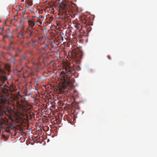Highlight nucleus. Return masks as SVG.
<instances>
[{
  "label": "nucleus",
  "mask_w": 157,
  "mask_h": 157,
  "mask_svg": "<svg viewBox=\"0 0 157 157\" xmlns=\"http://www.w3.org/2000/svg\"><path fill=\"white\" fill-rule=\"evenodd\" d=\"M75 73L74 68L71 65L66 66L61 72V79L63 80V85L66 88L71 89L74 88L75 80L73 75Z\"/></svg>",
  "instance_id": "obj_1"
},
{
  "label": "nucleus",
  "mask_w": 157,
  "mask_h": 157,
  "mask_svg": "<svg viewBox=\"0 0 157 157\" xmlns=\"http://www.w3.org/2000/svg\"><path fill=\"white\" fill-rule=\"evenodd\" d=\"M72 4L71 2H66L65 3H62L59 6V15H63L65 14L64 16L60 17V18L64 21H67L71 19L70 16L73 17L71 15L73 12Z\"/></svg>",
  "instance_id": "obj_2"
},
{
  "label": "nucleus",
  "mask_w": 157,
  "mask_h": 157,
  "mask_svg": "<svg viewBox=\"0 0 157 157\" xmlns=\"http://www.w3.org/2000/svg\"><path fill=\"white\" fill-rule=\"evenodd\" d=\"M6 96L5 97L1 96L0 97V105L2 104L4 105L5 107L9 108L11 106V105L14 107L16 105L17 108H19L21 106V105L19 103L18 101H16V104H15V103L14 104H11L10 103L9 101V98L8 95H6Z\"/></svg>",
  "instance_id": "obj_3"
},
{
  "label": "nucleus",
  "mask_w": 157,
  "mask_h": 157,
  "mask_svg": "<svg viewBox=\"0 0 157 157\" xmlns=\"http://www.w3.org/2000/svg\"><path fill=\"white\" fill-rule=\"evenodd\" d=\"M83 53L81 50L77 51L73 55L75 60L77 63H79L80 62V59L82 58Z\"/></svg>",
  "instance_id": "obj_4"
},
{
  "label": "nucleus",
  "mask_w": 157,
  "mask_h": 157,
  "mask_svg": "<svg viewBox=\"0 0 157 157\" xmlns=\"http://www.w3.org/2000/svg\"><path fill=\"white\" fill-rule=\"evenodd\" d=\"M84 19L83 23L86 25V26H87L88 25H91L92 20L91 18H90L89 15L85 17L84 16L83 17Z\"/></svg>",
  "instance_id": "obj_5"
},
{
  "label": "nucleus",
  "mask_w": 157,
  "mask_h": 157,
  "mask_svg": "<svg viewBox=\"0 0 157 157\" xmlns=\"http://www.w3.org/2000/svg\"><path fill=\"white\" fill-rule=\"evenodd\" d=\"M27 22L28 24V28L33 29V27L36 23H35V21L33 20H27Z\"/></svg>",
  "instance_id": "obj_6"
},
{
  "label": "nucleus",
  "mask_w": 157,
  "mask_h": 157,
  "mask_svg": "<svg viewBox=\"0 0 157 157\" xmlns=\"http://www.w3.org/2000/svg\"><path fill=\"white\" fill-rule=\"evenodd\" d=\"M32 29H33L27 28L25 31V33L29 35V36L26 37L27 38L30 37L32 36V34L33 33Z\"/></svg>",
  "instance_id": "obj_7"
},
{
  "label": "nucleus",
  "mask_w": 157,
  "mask_h": 157,
  "mask_svg": "<svg viewBox=\"0 0 157 157\" xmlns=\"http://www.w3.org/2000/svg\"><path fill=\"white\" fill-rule=\"evenodd\" d=\"M35 69L37 71V69L41 65L40 63L38 61H35L33 63Z\"/></svg>",
  "instance_id": "obj_8"
},
{
  "label": "nucleus",
  "mask_w": 157,
  "mask_h": 157,
  "mask_svg": "<svg viewBox=\"0 0 157 157\" xmlns=\"http://www.w3.org/2000/svg\"><path fill=\"white\" fill-rule=\"evenodd\" d=\"M18 36L19 38L24 39L25 35L24 33L22 31H20L18 33Z\"/></svg>",
  "instance_id": "obj_9"
},
{
  "label": "nucleus",
  "mask_w": 157,
  "mask_h": 157,
  "mask_svg": "<svg viewBox=\"0 0 157 157\" xmlns=\"http://www.w3.org/2000/svg\"><path fill=\"white\" fill-rule=\"evenodd\" d=\"M35 43H36L35 41H34L33 40H32V46L33 48L37 49L38 48L39 46L37 44H36Z\"/></svg>",
  "instance_id": "obj_10"
},
{
  "label": "nucleus",
  "mask_w": 157,
  "mask_h": 157,
  "mask_svg": "<svg viewBox=\"0 0 157 157\" xmlns=\"http://www.w3.org/2000/svg\"><path fill=\"white\" fill-rule=\"evenodd\" d=\"M75 27L78 29H79V31L81 32L82 30V25L80 24H76L75 25Z\"/></svg>",
  "instance_id": "obj_11"
},
{
  "label": "nucleus",
  "mask_w": 157,
  "mask_h": 157,
  "mask_svg": "<svg viewBox=\"0 0 157 157\" xmlns=\"http://www.w3.org/2000/svg\"><path fill=\"white\" fill-rule=\"evenodd\" d=\"M10 129H12V127L11 126H9L7 127L5 130V131L8 132V133H10L11 132L10 130Z\"/></svg>",
  "instance_id": "obj_12"
},
{
  "label": "nucleus",
  "mask_w": 157,
  "mask_h": 157,
  "mask_svg": "<svg viewBox=\"0 0 157 157\" xmlns=\"http://www.w3.org/2000/svg\"><path fill=\"white\" fill-rule=\"evenodd\" d=\"M25 2L30 6H32L33 4L31 0H26Z\"/></svg>",
  "instance_id": "obj_13"
},
{
  "label": "nucleus",
  "mask_w": 157,
  "mask_h": 157,
  "mask_svg": "<svg viewBox=\"0 0 157 157\" xmlns=\"http://www.w3.org/2000/svg\"><path fill=\"white\" fill-rule=\"evenodd\" d=\"M26 59V56L25 55H22L21 58V61H23Z\"/></svg>",
  "instance_id": "obj_14"
},
{
  "label": "nucleus",
  "mask_w": 157,
  "mask_h": 157,
  "mask_svg": "<svg viewBox=\"0 0 157 157\" xmlns=\"http://www.w3.org/2000/svg\"><path fill=\"white\" fill-rule=\"evenodd\" d=\"M48 48V45H46L45 47H43L42 48V50L44 51H46L47 49Z\"/></svg>",
  "instance_id": "obj_15"
},
{
  "label": "nucleus",
  "mask_w": 157,
  "mask_h": 157,
  "mask_svg": "<svg viewBox=\"0 0 157 157\" xmlns=\"http://www.w3.org/2000/svg\"><path fill=\"white\" fill-rule=\"evenodd\" d=\"M20 50L19 48H17L16 50V55H15V56H16L17 55L18 53L20 52Z\"/></svg>",
  "instance_id": "obj_16"
},
{
  "label": "nucleus",
  "mask_w": 157,
  "mask_h": 157,
  "mask_svg": "<svg viewBox=\"0 0 157 157\" xmlns=\"http://www.w3.org/2000/svg\"><path fill=\"white\" fill-rule=\"evenodd\" d=\"M2 136L4 139H6V140H7L9 138V136H8V137H7L6 136V135H2Z\"/></svg>",
  "instance_id": "obj_17"
},
{
  "label": "nucleus",
  "mask_w": 157,
  "mask_h": 157,
  "mask_svg": "<svg viewBox=\"0 0 157 157\" xmlns=\"http://www.w3.org/2000/svg\"><path fill=\"white\" fill-rule=\"evenodd\" d=\"M20 43L23 47L24 48L25 47V45L24 44L23 41H21Z\"/></svg>",
  "instance_id": "obj_18"
},
{
  "label": "nucleus",
  "mask_w": 157,
  "mask_h": 157,
  "mask_svg": "<svg viewBox=\"0 0 157 157\" xmlns=\"http://www.w3.org/2000/svg\"><path fill=\"white\" fill-rule=\"evenodd\" d=\"M13 36L12 35H10V36H9L8 35H7L5 36L4 37V38H6V37H8L9 38H13Z\"/></svg>",
  "instance_id": "obj_19"
},
{
  "label": "nucleus",
  "mask_w": 157,
  "mask_h": 157,
  "mask_svg": "<svg viewBox=\"0 0 157 157\" xmlns=\"http://www.w3.org/2000/svg\"><path fill=\"white\" fill-rule=\"evenodd\" d=\"M42 21H39V22L38 24V25L40 26V25H41L42 24Z\"/></svg>",
  "instance_id": "obj_20"
},
{
  "label": "nucleus",
  "mask_w": 157,
  "mask_h": 157,
  "mask_svg": "<svg viewBox=\"0 0 157 157\" xmlns=\"http://www.w3.org/2000/svg\"><path fill=\"white\" fill-rule=\"evenodd\" d=\"M39 21H40L39 20H37L36 21H35V23H36V24L35 25H38V24Z\"/></svg>",
  "instance_id": "obj_21"
},
{
  "label": "nucleus",
  "mask_w": 157,
  "mask_h": 157,
  "mask_svg": "<svg viewBox=\"0 0 157 157\" xmlns=\"http://www.w3.org/2000/svg\"><path fill=\"white\" fill-rule=\"evenodd\" d=\"M43 38V37L42 36H40L38 38L39 40H42Z\"/></svg>",
  "instance_id": "obj_22"
},
{
  "label": "nucleus",
  "mask_w": 157,
  "mask_h": 157,
  "mask_svg": "<svg viewBox=\"0 0 157 157\" xmlns=\"http://www.w3.org/2000/svg\"><path fill=\"white\" fill-rule=\"evenodd\" d=\"M30 44V42H28L26 44V45L27 46H29V44Z\"/></svg>",
  "instance_id": "obj_23"
},
{
  "label": "nucleus",
  "mask_w": 157,
  "mask_h": 157,
  "mask_svg": "<svg viewBox=\"0 0 157 157\" xmlns=\"http://www.w3.org/2000/svg\"><path fill=\"white\" fill-rule=\"evenodd\" d=\"M13 44V43L12 42L10 43V48H11V45Z\"/></svg>",
  "instance_id": "obj_24"
},
{
  "label": "nucleus",
  "mask_w": 157,
  "mask_h": 157,
  "mask_svg": "<svg viewBox=\"0 0 157 157\" xmlns=\"http://www.w3.org/2000/svg\"><path fill=\"white\" fill-rule=\"evenodd\" d=\"M107 57L108 58L110 59H111V57H110V56H109V55H108V56H107Z\"/></svg>",
  "instance_id": "obj_25"
},
{
  "label": "nucleus",
  "mask_w": 157,
  "mask_h": 157,
  "mask_svg": "<svg viewBox=\"0 0 157 157\" xmlns=\"http://www.w3.org/2000/svg\"><path fill=\"white\" fill-rule=\"evenodd\" d=\"M4 29V28H0V30L1 31H3Z\"/></svg>",
  "instance_id": "obj_26"
},
{
  "label": "nucleus",
  "mask_w": 157,
  "mask_h": 157,
  "mask_svg": "<svg viewBox=\"0 0 157 157\" xmlns=\"http://www.w3.org/2000/svg\"><path fill=\"white\" fill-rule=\"evenodd\" d=\"M39 18H41L42 17V16H40L39 17Z\"/></svg>",
  "instance_id": "obj_27"
},
{
  "label": "nucleus",
  "mask_w": 157,
  "mask_h": 157,
  "mask_svg": "<svg viewBox=\"0 0 157 157\" xmlns=\"http://www.w3.org/2000/svg\"><path fill=\"white\" fill-rule=\"evenodd\" d=\"M44 41L41 44H44Z\"/></svg>",
  "instance_id": "obj_28"
},
{
  "label": "nucleus",
  "mask_w": 157,
  "mask_h": 157,
  "mask_svg": "<svg viewBox=\"0 0 157 157\" xmlns=\"http://www.w3.org/2000/svg\"><path fill=\"white\" fill-rule=\"evenodd\" d=\"M2 70L0 69V72Z\"/></svg>",
  "instance_id": "obj_29"
},
{
  "label": "nucleus",
  "mask_w": 157,
  "mask_h": 157,
  "mask_svg": "<svg viewBox=\"0 0 157 157\" xmlns=\"http://www.w3.org/2000/svg\"><path fill=\"white\" fill-rule=\"evenodd\" d=\"M76 92V91H75V90H74V92Z\"/></svg>",
  "instance_id": "obj_30"
}]
</instances>
